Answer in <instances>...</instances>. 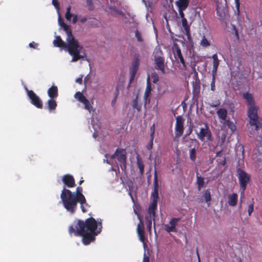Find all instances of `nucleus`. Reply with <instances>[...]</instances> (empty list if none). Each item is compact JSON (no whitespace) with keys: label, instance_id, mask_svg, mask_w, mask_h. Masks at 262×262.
<instances>
[{"label":"nucleus","instance_id":"obj_30","mask_svg":"<svg viewBox=\"0 0 262 262\" xmlns=\"http://www.w3.org/2000/svg\"><path fill=\"white\" fill-rule=\"evenodd\" d=\"M223 124L224 126H227L228 128L231 130L232 133H233L234 131H235L236 129V127L234 123L229 119H227L225 120L223 122Z\"/></svg>","mask_w":262,"mask_h":262},{"label":"nucleus","instance_id":"obj_25","mask_svg":"<svg viewBox=\"0 0 262 262\" xmlns=\"http://www.w3.org/2000/svg\"><path fill=\"white\" fill-rule=\"evenodd\" d=\"M216 157H217L216 162L218 165L224 166L226 164V157L223 156L222 150L217 151L216 154Z\"/></svg>","mask_w":262,"mask_h":262},{"label":"nucleus","instance_id":"obj_38","mask_svg":"<svg viewBox=\"0 0 262 262\" xmlns=\"http://www.w3.org/2000/svg\"><path fill=\"white\" fill-rule=\"evenodd\" d=\"M205 201L207 203L211 200V193L209 189H207L204 193V195Z\"/></svg>","mask_w":262,"mask_h":262},{"label":"nucleus","instance_id":"obj_42","mask_svg":"<svg viewBox=\"0 0 262 262\" xmlns=\"http://www.w3.org/2000/svg\"><path fill=\"white\" fill-rule=\"evenodd\" d=\"M165 229L167 232H177V229L176 227L168 226L167 225H165Z\"/></svg>","mask_w":262,"mask_h":262},{"label":"nucleus","instance_id":"obj_62","mask_svg":"<svg viewBox=\"0 0 262 262\" xmlns=\"http://www.w3.org/2000/svg\"><path fill=\"white\" fill-rule=\"evenodd\" d=\"M103 162H106V163H107L108 164H110V165H111V161L110 160H108V159H104L103 160Z\"/></svg>","mask_w":262,"mask_h":262},{"label":"nucleus","instance_id":"obj_13","mask_svg":"<svg viewBox=\"0 0 262 262\" xmlns=\"http://www.w3.org/2000/svg\"><path fill=\"white\" fill-rule=\"evenodd\" d=\"M181 24L182 31L183 33L186 35L188 41L190 43L193 44V39L190 32V25L188 24L186 19H183V20H182Z\"/></svg>","mask_w":262,"mask_h":262},{"label":"nucleus","instance_id":"obj_22","mask_svg":"<svg viewBox=\"0 0 262 262\" xmlns=\"http://www.w3.org/2000/svg\"><path fill=\"white\" fill-rule=\"evenodd\" d=\"M48 96L50 98L56 99L58 96V91L57 86L52 85L47 91Z\"/></svg>","mask_w":262,"mask_h":262},{"label":"nucleus","instance_id":"obj_5","mask_svg":"<svg viewBox=\"0 0 262 262\" xmlns=\"http://www.w3.org/2000/svg\"><path fill=\"white\" fill-rule=\"evenodd\" d=\"M154 60L155 62V69L159 70L164 74L165 70V59L164 54L162 50L159 47H156L153 52Z\"/></svg>","mask_w":262,"mask_h":262},{"label":"nucleus","instance_id":"obj_54","mask_svg":"<svg viewBox=\"0 0 262 262\" xmlns=\"http://www.w3.org/2000/svg\"><path fill=\"white\" fill-rule=\"evenodd\" d=\"M118 152H119V149H118V148H117V149H116V150L115 151V153H114V154H113V155L111 156V157H110L111 159H112H112H114V158H115L116 157H117V155H118Z\"/></svg>","mask_w":262,"mask_h":262},{"label":"nucleus","instance_id":"obj_52","mask_svg":"<svg viewBox=\"0 0 262 262\" xmlns=\"http://www.w3.org/2000/svg\"><path fill=\"white\" fill-rule=\"evenodd\" d=\"M29 46L30 48H34V49H36L37 47H38V43H35L34 41H32V42H30L29 44Z\"/></svg>","mask_w":262,"mask_h":262},{"label":"nucleus","instance_id":"obj_9","mask_svg":"<svg viewBox=\"0 0 262 262\" xmlns=\"http://www.w3.org/2000/svg\"><path fill=\"white\" fill-rule=\"evenodd\" d=\"M139 57L140 55L139 54L136 53L134 55V58L132 61V67L130 68V81L134 80L136 73L138 70L140 63Z\"/></svg>","mask_w":262,"mask_h":262},{"label":"nucleus","instance_id":"obj_12","mask_svg":"<svg viewBox=\"0 0 262 262\" xmlns=\"http://www.w3.org/2000/svg\"><path fill=\"white\" fill-rule=\"evenodd\" d=\"M184 119L181 116H178L176 117L175 125V134L177 137L182 136L184 132Z\"/></svg>","mask_w":262,"mask_h":262},{"label":"nucleus","instance_id":"obj_17","mask_svg":"<svg viewBox=\"0 0 262 262\" xmlns=\"http://www.w3.org/2000/svg\"><path fill=\"white\" fill-rule=\"evenodd\" d=\"M174 57L176 59L179 60L180 62L182 64V68L181 69L183 70H187L186 64L181 53V50L179 47L176 48Z\"/></svg>","mask_w":262,"mask_h":262},{"label":"nucleus","instance_id":"obj_64","mask_svg":"<svg viewBox=\"0 0 262 262\" xmlns=\"http://www.w3.org/2000/svg\"><path fill=\"white\" fill-rule=\"evenodd\" d=\"M129 194L130 196H131V198H132V200H134V199H133V196H132V195L131 192H129Z\"/></svg>","mask_w":262,"mask_h":262},{"label":"nucleus","instance_id":"obj_16","mask_svg":"<svg viewBox=\"0 0 262 262\" xmlns=\"http://www.w3.org/2000/svg\"><path fill=\"white\" fill-rule=\"evenodd\" d=\"M62 181L69 188H72L75 186L74 178L71 174H67L64 175L62 177Z\"/></svg>","mask_w":262,"mask_h":262},{"label":"nucleus","instance_id":"obj_58","mask_svg":"<svg viewBox=\"0 0 262 262\" xmlns=\"http://www.w3.org/2000/svg\"><path fill=\"white\" fill-rule=\"evenodd\" d=\"M134 213L137 215L138 219L140 221V220H142V219H141V217L138 211L136 209H134Z\"/></svg>","mask_w":262,"mask_h":262},{"label":"nucleus","instance_id":"obj_50","mask_svg":"<svg viewBox=\"0 0 262 262\" xmlns=\"http://www.w3.org/2000/svg\"><path fill=\"white\" fill-rule=\"evenodd\" d=\"M52 4L54 6L56 9H59V4L58 2V0H52Z\"/></svg>","mask_w":262,"mask_h":262},{"label":"nucleus","instance_id":"obj_57","mask_svg":"<svg viewBox=\"0 0 262 262\" xmlns=\"http://www.w3.org/2000/svg\"><path fill=\"white\" fill-rule=\"evenodd\" d=\"M235 2L236 7V8H237V10L238 13H239V0H235Z\"/></svg>","mask_w":262,"mask_h":262},{"label":"nucleus","instance_id":"obj_53","mask_svg":"<svg viewBox=\"0 0 262 262\" xmlns=\"http://www.w3.org/2000/svg\"><path fill=\"white\" fill-rule=\"evenodd\" d=\"M192 127H193L192 126H190L189 127V129L187 130L186 133L185 134L186 136H189L191 134V133L192 132Z\"/></svg>","mask_w":262,"mask_h":262},{"label":"nucleus","instance_id":"obj_48","mask_svg":"<svg viewBox=\"0 0 262 262\" xmlns=\"http://www.w3.org/2000/svg\"><path fill=\"white\" fill-rule=\"evenodd\" d=\"M244 165V158H243L241 159H239L237 162V164L236 165V168L237 167H240L242 168V167Z\"/></svg>","mask_w":262,"mask_h":262},{"label":"nucleus","instance_id":"obj_35","mask_svg":"<svg viewBox=\"0 0 262 262\" xmlns=\"http://www.w3.org/2000/svg\"><path fill=\"white\" fill-rule=\"evenodd\" d=\"M152 219H153L152 217V216H147L145 217V221H146L147 228L148 229V230L149 231H150L151 229V224H152L151 220H152Z\"/></svg>","mask_w":262,"mask_h":262},{"label":"nucleus","instance_id":"obj_10","mask_svg":"<svg viewBox=\"0 0 262 262\" xmlns=\"http://www.w3.org/2000/svg\"><path fill=\"white\" fill-rule=\"evenodd\" d=\"M74 97L79 102L84 105V108L90 113L93 110V106L90 101L80 92H77L75 94Z\"/></svg>","mask_w":262,"mask_h":262},{"label":"nucleus","instance_id":"obj_43","mask_svg":"<svg viewBox=\"0 0 262 262\" xmlns=\"http://www.w3.org/2000/svg\"><path fill=\"white\" fill-rule=\"evenodd\" d=\"M151 77L152 79V82L154 83H156L159 80V76L156 72L151 73Z\"/></svg>","mask_w":262,"mask_h":262},{"label":"nucleus","instance_id":"obj_32","mask_svg":"<svg viewBox=\"0 0 262 262\" xmlns=\"http://www.w3.org/2000/svg\"><path fill=\"white\" fill-rule=\"evenodd\" d=\"M255 155L257 161H262V145H260L256 149L255 151Z\"/></svg>","mask_w":262,"mask_h":262},{"label":"nucleus","instance_id":"obj_29","mask_svg":"<svg viewBox=\"0 0 262 262\" xmlns=\"http://www.w3.org/2000/svg\"><path fill=\"white\" fill-rule=\"evenodd\" d=\"M136 159H137V164L138 167L139 169V171H140V174L142 175L143 174L144 171V162H143L142 158L138 155L136 157Z\"/></svg>","mask_w":262,"mask_h":262},{"label":"nucleus","instance_id":"obj_24","mask_svg":"<svg viewBox=\"0 0 262 262\" xmlns=\"http://www.w3.org/2000/svg\"><path fill=\"white\" fill-rule=\"evenodd\" d=\"M157 202L156 201H152V202L150 206L148 207V213L150 215V216H152L153 220H155L156 213L155 210L157 208Z\"/></svg>","mask_w":262,"mask_h":262},{"label":"nucleus","instance_id":"obj_40","mask_svg":"<svg viewBox=\"0 0 262 262\" xmlns=\"http://www.w3.org/2000/svg\"><path fill=\"white\" fill-rule=\"evenodd\" d=\"M216 75H212V78L211 82L210 90L214 92L215 90V77Z\"/></svg>","mask_w":262,"mask_h":262},{"label":"nucleus","instance_id":"obj_49","mask_svg":"<svg viewBox=\"0 0 262 262\" xmlns=\"http://www.w3.org/2000/svg\"><path fill=\"white\" fill-rule=\"evenodd\" d=\"M185 10H182V9H178V11H179V14H180V17L181 18V20H183V19H186L185 17V14L183 12V11H184Z\"/></svg>","mask_w":262,"mask_h":262},{"label":"nucleus","instance_id":"obj_11","mask_svg":"<svg viewBox=\"0 0 262 262\" xmlns=\"http://www.w3.org/2000/svg\"><path fill=\"white\" fill-rule=\"evenodd\" d=\"M82 188L80 186H78L77 187L76 191L72 192L74 194H75L76 197H77L79 201H80V204L81 205V210L83 212H86L87 210L85 209L84 207V204H86L87 205V203L86 202V199L84 195L82 193Z\"/></svg>","mask_w":262,"mask_h":262},{"label":"nucleus","instance_id":"obj_47","mask_svg":"<svg viewBox=\"0 0 262 262\" xmlns=\"http://www.w3.org/2000/svg\"><path fill=\"white\" fill-rule=\"evenodd\" d=\"M154 138H150L149 143L146 145V148L148 150H151L153 146V140Z\"/></svg>","mask_w":262,"mask_h":262},{"label":"nucleus","instance_id":"obj_19","mask_svg":"<svg viewBox=\"0 0 262 262\" xmlns=\"http://www.w3.org/2000/svg\"><path fill=\"white\" fill-rule=\"evenodd\" d=\"M137 231L140 241L143 243H144L145 236L144 224L142 220H140V222H139V223L138 224Z\"/></svg>","mask_w":262,"mask_h":262},{"label":"nucleus","instance_id":"obj_46","mask_svg":"<svg viewBox=\"0 0 262 262\" xmlns=\"http://www.w3.org/2000/svg\"><path fill=\"white\" fill-rule=\"evenodd\" d=\"M150 130V138H154V134H155V126L154 124L151 126Z\"/></svg>","mask_w":262,"mask_h":262},{"label":"nucleus","instance_id":"obj_51","mask_svg":"<svg viewBox=\"0 0 262 262\" xmlns=\"http://www.w3.org/2000/svg\"><path fill=\"white\" fill-rule=\"evenodd\" d=\"M220 105V102L219 100L215 101L214 103L209 104V105L211 107H216Z\"/></svg>","mask_w":262,"mask_h":262},{"label":"nucleus","instance_id":"obj_31","mask_svg":"<svg viewBox=\"0 0 262 262\" xmlns=\"http://www.w3.org/2000/svg\"><path fill=\"white\" fill-rule=\"evenodd\" d=\"M151 91V84L150 81V77L148 76L147 78L146 87L144 93V98L146 99L150 95Z\"/></svg>","mask_w":262,"mask_h":262},{"label":"nucleus","instance_id":"obj_6","mask_svg":"<svg viewBox=\"0 0 262 262\" xmlns=\"http://www.w3.org/2000/svg\"><path fill=\"white\" fill-rule=\"evenodd\" d=\"M237 176L238 179L240 188L242 190L241 197L244 198V192L247 184L250 181L251 176L240 167L237 168Z\"/></svg>","mask_w":262,"mask_h":262},{"label":"nucleus","instance_id":"obj_63","mask_svg":"<svg viewBox=\"0 0 262 262\" xmlns=\"http://www.w3.org/2000/svg\"><path fill=\"white\" fill-rule=\"evenodd\" d=\"M84 207H85V209L86 210V207H89V206L88 205V204H87V205L86 204H84Z\"/></svg>","mask_w":262,"mask_h":262},{"label":"nucleus","instance_id":"obj_1","mask_svg":"<svg viewBox=\"0 0 262 262\" xmlns=\"http://www.w3.org/2000/svg\"><path fill=\"white\" fill-rule=\"evenodd\" d=\"M102 224L98 223L92 217L88 218L84 221L76 220L69 228L70 235L82 237V243L87 245L95 239V236L101 231Z\"/></svg>","mask_w":262,"mask_h":262},{"label":"nucleus","instance_id":"obj_23","mask_svg":"<svg viewBox=\"0 0 262 262\" xmlns=\"http://www.w3.org/2000/svg\"><path fill=\"white\" fill-rule=\"evenodd\" d=\"M227 110L224 108H220L217 111L216 114L219 118L221 120V123H223L227 120Z\"/></svg>","mask_w":262,"mask_h":262},{"label":"nucleus","instance_id":"obj_18","mask_svg":"<svg viewBox=\"0 0 262 262\" xmlns=\"http://www.w3.org/2000/svg\"><path fill=\"white\" fill-rule=\"evenodd\" d=\"M243 97L244 99L246 100L248 106V108L253 107L255 108H259L257 106L255 105L254 98L252 94L249 93H246L244 94Z\"/></svg>","mask_w":262,"mask_h":262},{"label":"nucleus","instance_id":"obj_21","mask_svg":"<svg viewBox=\"0 0 262 262\" xmlns=\"http://www.w3.org/2000/svg\"><path fill=\"white\" fill-rule=\"evenodd\" d=\"M57 106V104L55 99L50 98L46 103L45 108L48 110L49 112H51L55 110Z\"/></svg>","mask_w":262,"mask_h":262},{"label":"nucleus","instance_id":"obj_45","mask_svg":"<svg viewBox=\"0 0 262 262\" xmlns=\"http://www.w3.org/2000/svg\"><path fill=\"white\" fill-rule=\"evenodd\" d=\"M254 210V202H252V203L248 205V212L249 216H250L251 215V213L253 212Z\"/></svg>","mask_w":262,"mask_h":262},{"label":"nucleus","instance_id":"obj_44","mask_svg":"<svg viewBox=\"0 0 262 262\" xmlns=\"http://www.w3.org/2000/svg\"><path fill=\"white\" fill-rule=\"evenodd\" d=\"M180 220V218H172L169 222V224L171 226L174 227L177 225V222Z\"/></svg>","mask_w":262,"mask_h":262},{"label":"nucleus","instance_id":"obj_59","mask_svg":"<svg viewBox=\"0 0 262 262\" xmlns=\"http://www.w3.org/2000/svg\"><path fill=\"white\" fill-rule=\"evenodd\" d=\"M87 20V18L85 17H82L79 18V21L82 23H84Z\"/></svg>","mask_w":262,"mask_h":262},{"label":"nucleus","instance_id":"obj_7","mask_svg":"<svg viewBox=\"0 0 262 262\" xmlns=\"http://www.w3.org/2000/svg\"><path fill=\"white\" fill-rule=\"evenodd\" d=\"M196 134L198 138L202 141H204L205 138L207 141H212V134L207 124H205L204 127H202Z\"/></svg>","mask_w":262,"mask_h":262},{"label":"nucleus","instance_id":"obj_60","mask_svg":"<svg viewBox=\"0 0 262 262\" xmlns=\"http://www.w3.org/2000/svg\"><path fill=\"white\" fill-rule=\"evenodd\" d=\"M77 16L76 15H74L72 19V23L73 24H76L77 21Z\"/></svg>","mask_w":262,"mask_h":262},{"label":"nucleus","instance_id":"obj_61","mask_svg":"<svg viewBox=\"0 0 262 262\" xmlns=\"http://www.w3.org/2000/svg\"><path fill=\"white\" fill-rule=\"evenodd\" d=\"M143 262H149V257L145 255L143 259Z\"/></svg>","mask_w":262,"mask_h":262},{"label":"nucleus","instance_id":"obj_56","mask_svg":"<svg viewBox=\"0 0 262 262\" xmlns=\"http://www.w3.org/2000/svg\"><path fill=\"white\" fill-rule=\"evenodd\" d=\"M82 77H83V76L81 75L80 77L77 78L76 79V82L79 84H81L82 82Z\"/></svg>","mask_w":262,"mask_h":262},{"label":"nucleus","instance_id":"obj_39","mask_svg":"<svg viewBox=\"0 0 262 262\" xmlns=\"http://www.w3.org/2000/svg\"><path fill=\"white\" fill-rule=\"evenodd\" d=\"M71 6H69L67 8L65 17L67 20H70L73 15L71 13Z\"/></svg>","mask_w":262,"mask_h":262},{"label":"nucleus","instance_id":"obj_33","mask_svg":"<svg viewBox=\"0 0 262 262\" xmlns=\"http://www.w3.org/2000/svg\"><path fill=\"white\" fill-rule=\"evenodd\" d=\"M138 98V97L137 96L135 99L133 100L132 105L134 108L136 109L138 112H140L141 110L142 105L139 103Z\"/></svg>","mask_w":262,"mask_h":262},{"label":"nucleus","instance_id":"obj_27","mask_svg":"<svg viewBox=\"0 0 262 262\" xmlns=\"http://www.w3.org/2000/svg\"><path fill=\"white\" fill-rule=\"evenodd\" d=\"M238 195L233 193L228 195V204L231 206H235L237 204Z\"/></svg>","mask_w":262,"mask_h":262},{"label":"nucleus","instance_id":"obj_26","mask_svg":"<svg viewBox=\"0 0 262 262\" xmlns=\"http://www.w3.org/2000/svg\"><path fill=\"white\" fill-rule=\"evenodd\" d=\"M213 59V68L212 70V75H216L218 67L219 66L220 61L216 54H214L212 56Z\"/></svg>","mask_w":262,"mask_h":262},{"label":"nucleus","instance_id":"obj_15","mask_svg":"<svg viewBox=\"0 0 262 262\" xmlns=\"http://www.w3.org/2000/svg\"><path fill=\"white\" fill-rule=\"evenodd\" d=\"M158 176L156 171H155L154 173V191L151 193V199L152 201H156L158 202V199L159 198L158 196Z\"/></svg>","mask_w":262,"mask_h":262},{"label":"nucleus","instance_id":"obj_4","mask_svg":"<svg viewBox=\"0 0 262 262\" xmlns=\"http://www.w3.org/2000/svg\"><path fill=\"white\" fill-rule=\"evenodd\" d=\"M60 198L64 208L70 213H74L78 203H80L77 197L71 190L64 187L60 194Z\"/></svg>","mask_w":262,"mask_h":262},{"label":"nucleus","instance_id":"obj_34","mask_svg":"<svg viewBox=\"0 0 262 262\" xmlns=\"http://www.w3.org/2000/svg\"><path fill=\"white\" fill-rule=\"evenodd\" d=\"M200 45H201V46H202L204 48H206V47L210 46V43L207 39V38L205 37V36H203L201 40Z\"/></svg>","mask_w":262,"mask_h":262},{"label":"nucleus","instance_id":"obj_41","mask_svg":"<svg viewBox=\"0 0 262 262\" xmlns=\"http://www.w3.org/2000/svg\"><path fill=\"white\" fill-rule=\"evenodd\" d=\"M135 37H136L138 42H141L143 41V39L142 37L141 34L138 30H136L135 31Z\"/></svg>","mask_w":262,"mask_h":262},{"label":"nucleus","instance_id":"obj_2","mask_svg":"<svg viewBox=\"0 0 262 262\" xmlns=\"http://www.w3.org/2000/svg\"><path fill=\"white\" fill-rule=\"evenodd\" d=\"M61 27L66 32L67 37L66 40L69 42V53L72 56V62H76L79 59H83L86 58L85 51L83 47L79 45L78 41L76 40L72 34L70 26L65 24Z\"/></svg>","mask_w":262,"mask_h":262},{"label":"nucleus","instance_id":"obj_8","mask_svg":"<svg viewBox=\"0 0 262 262\" xmlns=\"http://www.w3.org/2000/svg\"><path fill=\"white\" fill-rule=\"evenodd\" d=\"M26 90L31 103L38 108H42L43 103L41 99L32 90H29L27 88Z\"/></svg>","mask_w":262,"mask_h":262},{"label":"nucleus","instance_id":"obj_28","mask_svg":"<svg viewBox=\"0 0 262 262\" xmlns=\"http://www.w3.org/2000/svg\"><path fill=\"white\" fill-rule=\"evenodd\" d=\"M189 4V0H178L176 2V5L178 9L186 10Z\"/></svg>","mask_w":262,"mask_h":262},{"label":"nucleus","instance_id":"obj_14","mask_svg":"<svg viewBox=\"0 0 262 262\" xmlns=\"http://www.w3.org/2000/svg\"><path fill=\"white\" fill-rule=\"evenodd\" d=\"M119 152L117 155V159L119 163L123 165L121 167L122 170H125L126 167V152L124 149L118 148Z\"/></svg>","mask_w":262,"mask_h":262},{"label":"nucleus","instance_id":"obj_36","mask_svg":"<svg viewBox=\"0 0 262 262\" xmlns=\"http://www.w3.org/2000/svg\"><path fill=\"white\" fill-rule=\"evenodd\" d=\"M189 157L191 161H195L196 156V149L195 148H193L189 150Z\"/></svg>","mask_w":262,"mask_h":262},{"label":"nucleus","instance_id":"obj_55","mask_svg":"<svg viewBox=\"0 0 262 262\" xmlns=\"http://www.w3.org/2000/svg\"><path fill=\"white\" fill-rule=\"evenodd\" d=\"M58 23L60 27L65 24L63 20L61 18L60 16H59L58 18Z\"/></svg>","mask_w":262,"mask_h":262},{"label":"nucleus","instance_id":"obj_3","mask_svg":"<svg viewBox=\"0 0 262 262\" xmlns=\"http://www.w3.org/2000/svg\"><path fill=\"white\" fill-rule=\"evenodd\" d=\"M258 108H255L253 107L248 108L247 116L249 118L248 128L249 136L256 138L258 132L262 128V118L259 117L257 114Z\"/></svg>","mask_w":262,"mask_h":262},{"label":"nucleus","instance_id":"obj_20","mask_svg":"<svg viewBox=\"0 0 262 262\" xmlns=\"http://www.w3.org/2000/svg\"><path fill=\"white\" fill-rule=\"evenodd\" d=\"M54 45L55 47H59V48H67L68 51L69 52V42H67V43H66L61 39L60 36H57L56 37L55 39L53 41Z\"/></svg>","mask_w":262,"mask_h":262},{"label":"nucleus","instance_id":"obj_37","mask_svg":"<svg viewBox=\"0 0 262 262\" xmlns=\"http://www.w3.org/2000/svg\"><path fill=\"white\" fill-rule=\"evenodd\" d=\"M197 184L198 187V189L200 190L202 187L204 186V178L201 177L197 176Z\"/></svg>","mask_w":262,"mask_h":262}]
</instances>
